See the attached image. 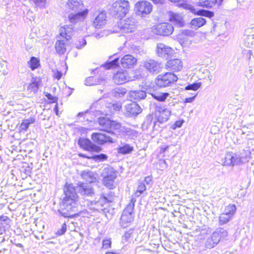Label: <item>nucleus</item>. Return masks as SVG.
Listing matches in <instances>:
<instances>
[{
  "instance_id": "obj_36",
  "label": "nucleus",
  "mask_w": 254,
  "mask_h": 254,
  "mask_svg": "<svg viewBox=\"0 0 254 254\" xmlns=\"http://www.w3.org/2000/svg\"><path fill=\"white\" fill-rule=\"evenodd\" d=\"M236 210V207L235 204H229V205L225 207L224 214H226L227 215L230 216L231 218L234 215Z\"/></svg>"
},
{
  "instance_id": "obj_43",
  "label": "nucleus",
  "mask_w": 254,
  "mask_h": 254,
  "mask_svg": "<svg viewBox=\"0 0 254 254\" xmlns=\"http://www.w3.org/2000/svg\"><path fill=\"white\" fill-rule=\"evenodd\" d=\"M232 156V165H238L242 163L241 158L238 155L231 152Z\"/></svg>"
},
{
  "instance_id": "obj_32",
  "label": "nucleus",
  "mask_w": 254,
  "mask_h": 254,
  "mask_svg": "<svg viewBox=\"0 0 254 254\" xmlns=\"http://www.w3.org/2000/svg\"><path fill=\"white\" fill-rule=\"evenodd\" d=\"M68 5L70 8L73 10L80 9L83 7V3L81 1L77 0H69Z\"/></svg>"
},
{
  "instance_id": "obj_42",
  "label": "nucleus",
  "mask_w": 254,
  "mask_h": 254,
  "mask_svg": "<svg viewBox=\"0 0 254 254\" xmlns=\"http://www.w3.org/2000/svg\"><path fill=\"white\" fill-rule=\"evenodd\" d=\"M28 64L32 70H34L38 67L39 65V61L36 58L33 57L28 62Z\"/></svg>"
},
{
  "instance_id": "obj_46",
  "label": "nucleus",
  "mask_w": 254,
  "mask_h": 254,
  "mask_svg": "<svg viewBox=\"0 0 254 254\" xmlns=\"http://www.w3.org/2000/svg\"><path fill=\"white\" fill-rule=\"evenodd\" d=\"M98 81L93 76H89L85 80V84L87 86H92L98 84Z\"/></svg>"
},
{
  "instance_id": "obj_15",
  "label": "nucleus",
  "mask_w": 254,
  "mask_h": 254,
  "mask_svg": "<svg viewBox=\"0 0 254 254\" xmlns=\"http://www.w3.org/2000/svg\"><path fill=\"white\" fill-rule=\"evenodd\" d=\"M78 144L81 148L89 151L98 152L101 150V147L93 144L89 139L87 138H79Z\"/></svg>"
},
{
  "instance_id": "obj_29",
  "label": "nucleus",
  "mask_w": 254,
  "mask_h": 254,
  "mask_svg": "<svg viewBox=\"0 0 254 254\" xmlns=\"http://www.w3.org/2000/svg\"><path fill=\"white\" fill-rule=\"evenodd\" d=\"M106 108L107 109L106 114H114L120 110L121 106L119 103L109 102L106 103Z\"/></svg>"
},
{
  "instance_id": "obj_35",
  "label": "nucleus",
  "mask_w": 254,
  "mask_h": 254,
  "mask_svg": "<svg viewBox=\"0 0 254 254\" xmlns=\"http://www.w3.org/2000/svg\"><path fill=\"white\" fill-rule=\"evenodd\" d=\"M152 122L153 123V129H155L157 124V121L156 120H154L153 115H148L145 119L143 126H146V127L148 128L149 126H151Z\"/></svg>"
},
{
  "instance_id": "obj_61",
  "label": "nucleus",
  "mask_w": 254,
  "mask_h": 254,
  "mask_svg": "<svg viewBox=\"0 0 254 254\" xmlns=\"http://www.w3.org/2000/svg\"><path fill=\"white\" fill-rule=\"evenodd\" d=\"M151 181V179L150 178V177H147L145 178L144 181V183H146L147 184H149V182Z\"/></svg>"
},
{
  "instance_id": "obj_6",
  "label": "nucleus",
  "mask_w": 254,
  "mask_h": 254,
  "mask_svg": "<svg viewBox=\"0 0 254 254\" xmlns=\"http://www.w3.org/2000/svg\"><path fill=\"white\" fill-rule=\"evenodd\" d=\"M104 177L103 183L110 189L115 187V180L117 176V172L111 167H107L104 169Z\"/></svg>"
},
{
  "instance_id": "obj_55",
  "label": "nucleus",
  "mask_w": 254,
  "mask_h": 254,
  "mask_svg": "<svg viewBox=\"0 0 254 254\" xmlns=\"http://www.w3.org/2000/svg\"><path fill=\"white\" fill-rule=\"evenodd\" d=\"M66 225L64 223L62 225L61 228L57 231L56 234L58 235H62L64 234L66 232Z\"/></svg>"
},
{
  "instance_id": "obj_26",
  "label": "nucleus",
  "mask_w": 254,
  "mask_h": 254,
  "mask_svg": "<svg viewBox=\"0 0 254 254\" xmlns=\"http://www.w3.org/2000/svg\"><path fill=\"white\" fill-rule=\"evenodd\" d=\"M128 96L131 99V100L138 101L146 98V93L143 90L130 91L128 93Z\"/></svg>"
},
{
  "instance_id": "obj_19",
  "label": "nucleus",
  "mask_w": 254,
  "mask_h": 254,
  "mask_svg": "<svg viewBox=\"0 0 254 254\" xmlns=\"http://www.w3.org/2000/svg\"><path fill=\"white\" fill-rule=\"evenodd\" d=\"M183 66L182 62L178 59L170 60L165 64L166 69L172 70L173 71L181 70L183 68Z\"/></svg>"
},
{
  "instance_id": "obj_57",
  "label": "nucleus",
  "mask_w": 254,
  "mask_h": 254,
  "mask_svg": "<svg viewBox=\"0 0 254 254\" xmlns=\"http://www.w3.org/2000/svg\"><path fill=\"white\" fill-rule=\"evenodd\" d=\"M54 76L55 78L59 80L61 78V77L62 76V74L61 72L57 70L54 72Z\"/></svg>"
},
{
  "instance_id": "obj_56",
  "label": "nucleus",
  "mask_w": 254,
  "mask_h": 254,
  "mask_svg": "<svg viewBox=\"0 0 254 254\" xmlns=\"http://www.w3.org/2000/svg\"><path fill=\"white\" fill-rule=\"evenodd\" d=\"M184 121L183 120L181 121H177L175 122V123L172 126V128L173 129H176L177 127H182L184 123Z\"/></svg>"
},
{
  "instance_id": "obj_2",
  "label": "nucleus",
  "mask_w": 254,
  "mask_h": 254,
  "mask_svg": "<svg viewBox=\"0 0 254 254\" xmlns=\"http://www.w3.org/2000/svg\"><path fill=\"white\" fill-rule=\"evenodd\" d=\"M128 10V1L125 0H120L113 3L110 12L116 18L121 19L126 16Z\"/></svg>"
},
{
  "instance_id": "obj_17",
  "label": "nucleus",
  "mask_w": 254,
  "mask_h": 254,
  "mask_svg": "<svg viewBox=\"0 0 254 254\" xmlns=\"http://www.w3.org/2000/svg\"><path fill=\"white\" fill-rule=\"evenodd\" d=\"M131 80L126 70L118 71L113 76V80L117 84H122Z\"/></svg>"
},
{
  "instance_id": "obj_47",
  "label": "nucleus",
  "mask_w": 254,
  "mask_h": 254,
  "mask_svg": "<svg viewBox=\"0 0 254 254\" xmlns=\"http://www.w3.org/2000/svg\"><path fill=\"white\" fill-rule=\"evenodd\" d=\"M39 89V83L34 81L31 83L28 86L27 90L30 91L31 92L35 93L38 91Z\"/></svg>"
},
{
  "instance_id": "obj_39",
  "label": "nucleus",
  "mask_w": 254,
  "mask_h": 254,
  "mask_svg": "<svg viewBox=\"0 0 254 254\" xmlns=\"http://www.w3.org/2000/svg\"><path fill=\"white\" fill-rule=\"evenodd\" d=\"M151 95L154 99L160 102L164 101L169 96L168 93H157Z\"/></svg>"
},
{
  "instance_id": "obj_40",
  "label": "nucleus",
  "mask_w": 254,
  "mask_h": 254,
  "mask_svg": "<svg viewBox=\"0 0 254 254\" xmlns=\"http://www.w3.org/2000/svg\"><path fill=\"white\" fill-rule=\"evenodd\" d=\"M119 59L116 58L113 61L108 62L103 65V66L107 69L114 68L119 66Z\"/></svg>"
},
{
  "instance_id": "obj_7",
  "label": "nucleus",
  "mask_w": 254,
  "mask_h": 254,
  "mask_svg": "<svg viewBox=\"0 0 254 254\" xmlns=\"http://www.w3.org/2000/svg\"><path fill=\"white\" fill-rule=\"evenodd\" d=\"M152 31L157 35L169 36L173 33L174 27L171 23H162L153 27Z\"/></svg>"
},
{
  "instance_id": "obj_44",
  "label": "nucleus",
  "mask_w": 254,
  "mask_h": 254,
  "mask_svg": "<svg viewBox=\"0 0 254 254\" xmlns=\"http://www.w3.org/2000/svg\"><path fill=\"white\" fill-rule=\"evenodd\" d=\"M133 229H129L125 232L124 234L122 236V241L123 243H126L128 242L133 233Z\"/></svg>"
},
{
  "instance_id": "obj_14",
  "label": "nucleus",
  "mask_w": 254,
  "mask_h": 254,
  "mask_svg": "<svg viewBox=\"0 0 254 254\" xmlns=\"http://www.w3.org/2000/svg\"><path fill=\"white\" fill-rule=\"evenodd\" d=\"M91 139L94 142L99 145H103L108 142L114 143L115 142L110 136L99 132L93 133L91 135Z\"/></svg>"
},
{
  "instance_id": "obj_41",
  "label": "nucleus",
  "mask_w": 254,
  "mask_h": 254,
  "mask_svg": "<svg viewBox=\"0 0 254 254\" xmlns=\"http://www.w3.org/2000/svg\"><path fill=\"white\" fill-rule=\"evenodd\" d=\"M231 218L230 216L222 213L220 214L219 217V224L220 225L225 224L227 223Z\"/></svg>"
},
{
  "instance_id": "obj_45",
  "label": "nucleus",
  "mask_w": 254,
  "mask_h": 254,
  "mask_svg": "<svg viewBox=\"0 0 254 254\" xmlns=\"http://www.w3.org/2000/svg\"><path fill=\"white\" fill-rule=\"evenodd\" d=\"M146 190L144 183H139L137 189L135 192L136 196H139Z\"/></svg>"
},
{
  "instance_id": "obj_1",
  "label": "nucleus",
  "mask_w": 254,
  "mask_h": 254,
  "mask_svg": "<svg viewBox=\"0 0 254 254\" xmlns=\"http://www.w3.org/2000/svg\"><path fill=\"white\" fill-rule=\"evenodd\" d=\"M64 192L65 196L63 198L60 212L63 216L70 217L74 214L72 212L77 210L78 195L72 184H66Z\"/></svg>"
},
{
  "instance_id": "obj_24",
  "label": "nucleus",
  "mask_w": 254,
  "mask_h": 254,
  "mask_svg": "<svg viewBox=\"0 0 254 254\" xmlns=\"http://www.w3.org/2000/svg\"><path fill=\"white\" fill-rule=\"evenodd\" d=\"M219 243L217 234L213 232L212 234L206 239L204 243V246L206 248L210 249L216 246Z\"/></svg>"
},
{
  "instance_id": "obj_52",
  "label": "nucleus",
  "mask_w": 254,
  "mask_h": 254,
  "mask_svg": "<svg viewBox=\"0 0 254 254\" xmlns=\"http://www.w3.org/2000/svg\"><path fill=\"white\" fill-rule=\"evenodd\" d=\"M93 174L92 172H83L82 174V177L89 182H92Z\"/></svg>"
},
{
  "instance_id": "obj_60",
  "label": "nucleus",
  "mask_w": 254,
  "mask_h": 254,
  "mask_svg": "<svg viewBox=\"0 0 254 254\" xmlns=\"http://www.w3.org/2000/svg\"><path fill=\"white\" fill-rule=\"evenodd\" d=\"M206 71L208 72V75L207 76V80H209L211 81L212 79V76L211 73L210 72V71H208L207 70H206Z\"/></svg>"
},
{
  "instance_id": "obj_12",
  "label": "nucleus",
  "mask_w": 254,
  "mask_h": 254,
  "mask_svg": "<svg viewBox=\"0 0 254 254\" xmlns=\"http://www.w3.org/2000/svg\"><path fill=\"white\" fill-rule=\"evenodd\" d=\"M136 26V21L133 18H129L121 21L119 27L123 33H130L134 31Z\"/></svg>"
},
{
  "instance_id": "obj_20",
  "label": "nucleus",
  "mask_w": 254,
  "mask_h": 254,
  "mask_svg": "<svg viewBox=\"0 0 254 254\" xmlns=\"http://www.w3.org/2000/svg\"><path fill=\"white\" fill-rule=\"evenodd\" d=\"M168 16L169 21L175 25L180 27L184 26V21L181 14L173 11H169L168 12Z\"/></svg>"
},
{
  "instance_id": "obj_30",
  "label": "nucleus",
  "mask_w": 254,
  "mask_h": 254,
  "mask_svg": "<svg viewBox=\"0 0 254 254\" xmlns=\"http://www.w3.org/2000/svg\"><path fill=\"white\" fill-rule=\"evenodd\" d=\"M206 22L205 18L197 17L192 19L190 24L193 28L197 29L203 26L206 23Z\"/></svg>"
},
{
  "instance_id": "obj_28",
  "label": "nucleus",
  "mask_w": 254,
  "mask_h": 254,
  "mask_svg": "<svg viewBox=\"0 0 254 254\" xmlns=\"http://www.w3.org/2000/svg\"><path fill=\"white\" fill-rule=\"evenodd\" d=\"M73 31L72 26L65 25L60 28L59 36H61L65 39L69 41L71 38Z\"/></svg>"
},
{
  "instance_id": "obj_5",
  "label": "nucleus",
  "mask_w": 254,
  "mask_h": 254,
  "mask_svg": "<svg viewBox=\"0 0 254 254\" xmlns=\"http://www.w3.org/2000/svg\"><path fill=\"white\" fill-rule=\"evenodd\" d=\"M178 77L173 73L166 72L157 76L155 79L157 86L160 87L169 86L177 80Z\"/></svg>"
},
{
  "instance_id": "obj_27",
  "label": "nucleus",
  "mask_w": 254,
  "mask_h": 254,
  "mask_svg": "<svg viewBox=\"0 0 254 254\" xmlns=\"http://www.w3.org/2000/svg\"><path fill=\"white\" fill-rule=\"evenodd\" d=\"M87 13L88 10L86 9L83 11L76 13H71L68 17L69 21L71 23H75L79 21L83 20L85 18Z\"/></svg>"
},
{
  "instance_id": "obj_48",
  "label": "nucleus",
  "mask_w": 254,
  "mask_h": 254,
  "mask_svg": "<svg viewBox=\"0 0 254 254\" xmlns=\"http://www.w3.org/2000/svg\"><path fill=\"white\" fill-rule=\"evenodd\" d=\"M75 44L76 48L80 49L86 44V41L83 37H80Z\"/></svg>"
},
{
  "instance_id": "obj_33",
  "label": "nucleus",
  "mask_w": 254,
  "mask_h": 254,
  "mask_svg": "<svg viewBox=\"0 0 254 254\" xmlns=\"http://www.w3.org/2000/svg\"><path fill=\"white\" fill-rule=\"evenodd\" d=\"M216 2L217 0H200L197 2V5L201 7L210 8L214 5Z\"/></svg>"
},
{
  "instance_id": "obj_11",
  "label": "nucleus",
  "mask_w": 254,
  "mask_h": 254,
  "mask_svg": "<svg viewBox=\"0 0 254 254\" xmlns=\"http://www.w3.org/2000/svg\"><path fill=\"white\" fill-rule=\"evenodd\" d=\"M171 114V111L165 106H157L155 112V116L157 122L163 123L167 121Z\"/></svg>"
},
{
  "instance_id": "obj_63",
  "label": "nucleus",
  "mask_w": 254,
  "mask_h": 254,
  "mask_svg": "<svg viewBox=\"0 0 254 254\" xmlns=\"http://www.w3.org/2000/svg\"><path fill=\"white\" fill-rule=\"evenodd\" d=\"M226 188L224 187L220 189V190L222 191L223 193H224L226 192Z\"/></svg>"
},
{
  "instance_id": "obj_9",
  "label": "nucleus",
  "mask_w": 254,
  "mask_h": 254,
  "mask_svg": "<svg viewBox=\"0 0 254 254\" xmlns=\"http://www.w3.org/2000/svg\"><path fill=\"white\" fill-rule=\"evenodd\" d=\"M143 66L148 72L157 74L161 71L162 65L161 63L153 59H146L143 62Z\"/></svg>"
},
{
  "instance_id": "obj_22",
  "label": "nucleus",
  "mask_w": 254,
  "mask_h": 254,
  "mask_svg": "<svg viewBox=\"0 0 254 254\" xmlns=\"http://www.w3.org/2000/svg\"><path fill=\"white\" fill-rule=\"evenodd\" d=\"M126 110L130 115L136 116L142 112V109L135 102L127 104L126 106Z\"/></svg>"
},
{
  "instance_id": "obj_34",
  "label": "nucleus",
  "mask_w": 254,
  "mask_h": 254,
  "mask_svg": "<svg viewBox=\"0 0 254 254\" xmlns=\"http://www.w3.org/2000/svg\"><path fill=\"white\" fill-rule=\"evenodd\" d=\"M214 233L217 234L218 241L220 242L221 239H224L228 237V233L226 230L223 228H218L214 231Z\"/></svg>"
},
{
  "instance_id": "obj_62",
  "label": "nucleus",
  "mask_w": 254,
  "mask_h": 254,
  "mask_svg": "<svg viewBox=\"0 0 254 254\" xmlns=\"http://www.w3.org/2000/svg\"><path fill=\"white\" fill-rule=\"evenodd\" d=\"M86 113H87V112L79 113L78 114V117L82 116H83L84 115H85Z\"/></svg>"
},
{
  "instance_id": "obj_8",
  "label": "nucleus",
  "mask_w": 254,
  "mask_h": 254,
  "mask_svg": "<svg viewBox=\"0 0 254 254\" xmlns=\"http://www.w3.org/2000/svg\"><path fill=\"white\" fill-rule=\"evenodd\" d=\"M179 7L185 10H188L194 14L203 16L209 18H211L214 16V13L212 11L204 9H197L195 8L193 6L189 3H181L179 5Z\"/></svg>"
},
{
  "instance_id": "obj_18",
  "label": "nucleus",
  "mask_w": 254,
  "mask_h": 254,
  "mask_svg": "<svg viewBox=\"0 0 254 254\" xmlns=\"http://www.w3.org/2000/svg\"><path fill=\"white\" fill-rule=\"evenodd\" d=\"M56 38L57 41L55 45L56 51L60 55L64 54L66 51V46L69 40L59 35H58Z\"/></svg>"
},
{
  "instance_id": "obj_37",
  "label": "nucleus",
  "mask_w": 254,
  "mask_h": 254,
  "mask_svg": "<svg viewBox=\"0 0 254 254\" xmlns=\"http://www.w3.org/2000/svg\"><path fill=\"white\" fill-rule=\"evenodd\" d=\"M127 92V90L122 87H117L113 91V94L117 98L123 97Z\"/></svg>"
},
{
  "instance_id": "obj_53",
  "label": "nucleus",
  "mask_w": 254,
  "mask_h": 254,
  "mask_svg": "<svg viewBox=\"0 0 254 254\" xmlns=\"http://www.w3.org/2000/svg\"><path fill=\"white\" fill-rule=\"evenodd\" d=\"M36 6L40 8H43L45 6L46 3V0H32Z\"/></svg>"
},
{
  "instance_id": "obj_21",
  "label": "nucleus",
  "mask_w": 254,
  "mask_h": 254,
  "mask_svg": "<svg viewBox=\"0 0 254 254\" xmlns=\"http://www.w3.org/2000/svg\"><path fill=\"white\" fill-rule=\"evenodd\" d=\"M137 60L131 55H126L121 60V65L125 68H131L136 65Z\"/></svg>"
},
{
  "instance_id": "obj_25",
  "label": "nucleus",
  "mask_w": 254,
  "mask_h": 254,
  "mask_svg": "<svg viewBox=\"0 0 254 254\" xmlns=\"http://www.w3.org/2000/svg\"><path fill=\"white\" fill-rule=\"evenodd\" d=\"M106 15L105 12H100L96 15L93 25L96 28H100L106 23Z\"/></svg>"
},
{
  "instance_id": "obj_16",
  "label": "nucleus",
  "mask_w": 254,
  "mask_h": 254,
  "mask_svg": "<svg viewBox=\"0 0 254 254\" xmlns=\"http://www.w3.org/2000/svg\"><path fill=\"white\" fill-rule=\"evenodd\" d=\"M156 52L159 57L166 59L169 56L173 54L174 50L170 47L163 43H159L157 45Z\"/></svg>"
},
{
  "instance_id": "obj_49",
  "label": "nucleus",
  "mask_w": 254,
  "mask_h": 254,
  "mask_svg": "<svg viewBox=\"0 0 254 254\" xmlns=\"http://www.w3.org/2000/svg\"><path fill=\"white\" fill-rule=\"evenodd\" d=\"M200 83H194L191 84H190L185 87L186 90H192L193 91L197 90L200 87Z\"/></svg>"
},
{
  "instance_id": "obj_59",
  "label": "nucleus",
  "mask_w": 254,
  "mask_h": 254,
  "mask_svg": "<svg viewBox=\"0 0 254 254\" xmlns=\"http://www.w3.org/2000/svg\"><path fill=\"white\" fill-rule=\"evenodd\" d=\"M245 54L246 58H248L249 60L251 59V56L253 55L251 50L247 51Z\"/></svg>"
},
{
  "instance_id": "obj_38",
  "label": "nucleus",
  "mask_w": 254,
  "mask_h": 254,
  "mask_svg": "<svg viewBox=\"0 0 254 254\" xmlns=\"http://www.w3.org/2000/svg\"><path fill=\"white\" fill-rule=\"evenodd\" d=\"M133 150V147L128 144H126L121 146L118 149L119 153L126 154L130 153Z\"/></svg>"
},
{
  "instance_id": "obj_31",
  "label": "nucleus",
  "mask_w": 254,
  "mask_h": 254,
  "mask_svg": "<svg viewBox=\"0 0 254 254\" xmlns=\"http://www.w3.org/2000/svg\"><path fill=\"white\" fill-rule=\"evenodd\" d=\"M34 122L35 119L32 117L23 120L19 126L20 131H26L30 125L33 124Z\"/></svg>"
},
{
  "instance_id": "obj_50",
  "label": "nucleus",
  "mask_w": 254,
  "mask_h": 254,
  "mask_svg": "<svg viewBox=\"0 0 254 254\" xmlns=\"http://www.w3.org/2000/svg\"><path fill=\"white\" fill-rule=\"evenodd\" d=\"M232 156L231 153H228L226 154L225 157V161L224 162V164L226 166H231L232 165Z\"/></svg>"
},
{
  "instance_id": "obj_64",
  "label": "nucleus",
  "mask_w": 254,
  "mask_h": 254,
  "mask_svg": "<svg viewBox=\"0 0 254 254\" xmlns=\"http://www.w3.org/2000/svg\"><path fill=\"white\" fill-rule=\"evenodd\" d=\"M106 254H118L114 253V252H107L106 253Z\"/></svg>"
},
{
  "instance_id": "obj_3",
  "label": "nucleus",
  "mask_w": 254,
  "mask_h": 254,
  "mask_svg": "<svg viewBox=\"0 0 254 254\" xmlns=\"http://www.w3.org/2000/svg\"><path fill=\"white\" fill-rule=\"evenodd\" d=\"M135 201L136 199L134 198H132L130 202L123 211L120 221V224L122 227L126 228L129 223H130L133 221V217L132 212L134 208Z\"/></svg>"
},
{
  "instance_id": "obj_13",
  "label": "nucleus",
  "mask_w": 254,
  "mask_h": 254,
  "mask_svg": "<svg viewBox=\"0 0 254 254\" xmlns=\"http://www.w3.org/2000/svg\"><path fill=\"white\" fill-rule=\"evenodd\" d=\"M135 8L139 15L145 16L151 12L152 5L147 1H140L136 3Z\"/></svg>"
},
{
  "instance_id": "obj_4",
  "label": "nucleus",
  "mask_w": 254,
  "mask_h": 254,
  "mask_svg": "<svg viewBox=\"0 0 254 254\" xmlns=\"http://www.w3.org/2000/svg\"><path fill=\"white\" fill-rule=\"evenodd\" d=\"M98 123L101 127L100 130L110 133H113V130H119L121 128L120 123L105 117L99 118Z\"/></svg>"
},
{
  "instance_id": "obj_23",
  "label": "nucleus",
  "mask_w": 254,
  "mask_h": 254,
  "mask_svg": "<svg viewBox=\"0 0 254 254\" xmlns=\"http://www.w3.org/2000/svg\"><path fill=\"white\" fill-rule=\"evenodd\" d=\"M77 190L83 195H92L94 193L91 184H78L77 187Z\"/></svg>"
},
{
  "instance_id": "obj_51",
  "label": "nucleus",
  "mask_w": 254,
  "mask_h": 254,
  "mask_svg": "<svg viewBox=\"0 0 254 254\" xmlns=\"http://www.w3.org/2000/svg\"><path fill=\"white\" fill-rule=\"evenodd\" d=\"M92 159L95 161H101L106 160L107 159V156L104 154H101L92 156Z\"/></svg>"
},
{
  "instance_id": "obj_54",
  "label": "nucleus",
  "mask_w": 254,
  "mask_h": 254,
  "mask_svg": "<svg viewBox=\"0 0 254 254\" xmlns=\"http://www.w3.org/2000/svg\"><path fill=\"white\" fill-rule=\"evenodd\" d=\"M112 242L111 239L104 240L102 242V247L104 249H108L111 247Z\"/></svg>"
},
{
  "instance_id": "obj_10",
  "label": "nucleus",
  "mask_w": 254,
  "mask_h": 254,
  "mask_svg": "<svg viewBox=\"0 0 254 254\" xmlns=\"http://www.w3.org/2000/svg\"><path fill=\"white\" fill-rule=\"evenodd\" d=\"M108 207V200L105 197H100L99 200L95 202H91L89 209L93 211H102L106 213Z\"/></svg>"
},
{
  "instance_id": "obj_58",
  "label": "nucleus",
  "mask_w": 254,
  "mask_h": 254,
  "mask_svg": "<svg viewBox=\"0 0 254 254\" xmlns=\"http://www.w3.org/2000/svg\"><path fill=\"white\" fill-rule=\"evenodd\" d=\"M196 96V94H194L193 97L186 98L185 100V102L190 103V102H192L194 100Z\"/></svg>"
}]
</instances>
